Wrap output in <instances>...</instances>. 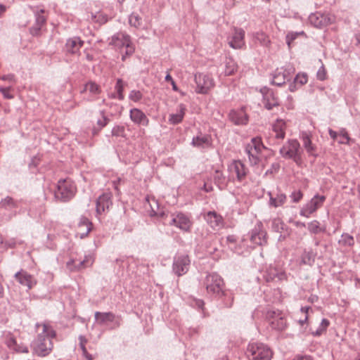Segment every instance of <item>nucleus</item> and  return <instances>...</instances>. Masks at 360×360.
Instances as JSON below:
<instances>
[{
    "label": "nucleus",
    "instance_id": "1",
    "mask_svg": "<svg viewBox=\"0 0 360 360\" xmlns=\"http://www.w3.org/2000/svg\"><path fill=\"white\" fill-rule=\"evenodd\" d=\"M37 329V336L32 341L31 347L33 352L39 356H46L52 351L53 345L52 339L56 336V333L53 328L47 323H37L36 324Z\"/></svg>",
    "mask_w": 360,
    "mask_h": 360
},
{
    "label": "nucleus",
    "instance_id": "2",
    "mask_svg": "<svg viewBox=\"0 0 360 360\" xmlns=\"http://www.w3.org/2000/svg\"><path fill=\"white\" fill-rule=\"evenodd\" d=\"M153 211L154 212L155 214H156V216L164 219L165 224L170 226H175L184 231H189L191 228L192 221L191 219L189 217L182 212H155L153 209Z\"/></svg>",
    "mask_w": 360,
    "mask_h": 360
},
{
    "label": "nucleus",
    "instance_id": "3",
    "mask_svg": "<svg viewBox=\"0 0 360 360\" xmlns=\"http://www.w3.org/2000/svg\"><path fill=\"white\" fill-rule=\"evenodd\" d=\"M248 360H271L273 352L271 348L262 342H250L246 349Z\"/></svg>",
    "mask_w": 360,
    "mask_h": 360
},
{
    "label": "nucleus",
    "instance_id": "4",
    "mask_svg": "<svg viewBox=\"0 0 360 360\" xmlns=\"http://www.w3.org/2000/svg\"><path fill=\"white\" fill-rule=\"evenodd\" d=\"M265 150H267V148L264 146L260 137L252 138L245 146V152L248 156L250 165H258L262 158V153Z\"/></svg>",
    "mask_w": 360,
    "mask_h": 360
},
{
    "label": "nucleus",
    "instance_id": "5",
    "mask_svg": "<svg viewBox=\"0 0 360 360\" xmlns=\"http://www.w3.org/2000/svg\"><path fill=\"white\" fill-rule=\"evenodd\" d=\"M207 292L212 297H221L224 294V282L222 278L216 273L209 274L204 281Z\"/></svg>",
    "mask_w": 360,
    "mask_h": 360
},
{
    "label": "nucleus",
    "instance_id": "6",
    "mask_svg": "<svg viewBox=\"0 0 360 360\" xmlns=\"http://www.w3.org/2000/svg\"><path fill=\"white\" fill-rule=\"evenodd\" d=\"M76 193V185L71 179H60L57 184L55 197L61 202H68L73 198Z\"/></svg>",
    "mask_w": 360,
    "mask_h": 360
},
{
    "label": "nucleus",
    "instance_id": "7",
    "mask_svg": "<svg viewBox=\"0 0 360 360\" xmlns=\"http://www.w3.org/2000/svg\"><path fill=\"white\" fill-rule=\"evenodd\" d=\"M280 153L284 158L293 160L297 165L302 163L300 144L296 139H290L284 144L280 149Z\"/></svg>",
    "mask_w": 360,
    "mask_h": 360
},
{
    "label": "nucleus",
    "instance_id": "8",
    "mask_svg": "<svg viewBox=\"0 0 360 360\" xmlns=\"http://www.w3.org/2000/svg\"><path fill=\"white\" fill-rule=\"evenodd\" d=\"M265 317L272 330L283 331L287 328L286 317L279 310L269 309L266 312Z\"/></svg>",
    "mask_w": 360,
    "mask_h": 360
},
{
    "label": "nucleus",
    "instance_id": "9",
    "mask_svg": "<svg viewBox=\"0 0 360 360\" xmlns=\"http://www.w3.org/2000/svg\"><path fill=\"white\" fill-rule=\"evenodd\" d=\"M110 45L117 49L126 48L124 55H122V60H125L126 56H131L134 52V48L131 46V41L129 35L124 32H117L115 34L109 43Z\"/></svg>",
    "mask_w": 360,
    "mask_h": 360
},
{
    "label": "nucleus",
    "instance_id": "10",
    "mask_svg": "<svg viewBox=\"0 0 360 360\" xmlns=\"http://www.w3.org/2000/svg\"><path fill=\"white\" fill-rule=\"evenodd\" d=\"M191 259L188 255L177 254L173 260L172 271L177 276L186 274L190 268Z\"/></svg>",
    "mask_w": 360,
    "mask_h": 360
},
{
    "label": "nucleus",
    "instance_id": "11",
    "mask_svg": "<svg viewBox=\"0 0 360 360\" xmlns=\"http://www.w3.org/2000/svg\"><path fill=\"white\" fill-rule=\"evenodd\" d=\"M96 321L101 326L111 323L110 329H115L121 326L122 318L120 316H116L112 312L96 311L94 314Z\"/></svg>",
    "mask_w": 360,
    "mask_h": 360
},
{
    "label": "nucleus",
    "instance_id": "12",
    "mask_svg": "<svg viewBox=\"0 0 360 360\" xmlns=\"http://www.w3.org/2000/svg\"><path fill=\"white\" fill-rule=\"evenodd\" d=\"M326 198L325 195H315L301 209L300 214L301 216L309 218L319 208L322 207Z\"/></svg>",
    "mask_w": 360,
    "mask_h": 360
},
{
    "label": "nucleus",
    "instance_id": "13",
    "mask_svg": "<svg viewBox=\"0 0 360 360\" xmlns=\"http://www.w3.org/2000/svg\"><path fill=\"white\" fill-rule=\"evenodd\" d=\"M194 79L197 86L195 91L198 94H206L214 85L213 79L207 74L196 73Z\"/></svg>",
    "mask_w": 360,
    "mask_h": 360
},
{
    "label": "nucleus",
    "instance_id": "14",
    "mask_svg": "<svg viewBox=\"0 0 360 360\" xmlns=\"http://www.w3.org/2000/svg\"><path fill=\"white\" fill-rule=\"evenodd\" d=\"M295 69L292 67L277 68L272 75L271 84L281 86L290 81Z\"/></svg>",
    "mask_w": 360,
    "mask_h": 360
},
{
    "label": "nucleus",
    "instance_id": "15",
    "mask_svg": "<svg viewBox=\"0 0 360 360\" xmlns=\"http://www.w3.org/2000/svg\"><path fill=\"white\" fill-rule=\"evenodd\" d=\"M250 240L258 245H264L267 243V233L263 229L261 221L257 222L251 231Z\"/></svg>",
    "mask_w": 360,
    "mask_h": 360
},
{
    "label": "nucleus",
    "instance_id": "16",
    "mask_svg": "<svg viewBox=\"0 0 360 360\" xmlns=\"http://www.w3.org/2000/svg\"><path fill=\"white\" fill-rule=\"evenodd\" d=\"M245 34L242 28L234 27L232 37L229 40V46L235 49H242L245 45Z\"/></svg>",
    "mask_w": 360,
    "mask_h": 360
},
{
    "label": "nucleus",
    "instance_id": "17",
    "mask_svg": "<svg viewBox=\"0 0 360 360\" xmlns=\"http://www.w3.org/2000/svg\"><path fill=\"white\" fill-rule=\"evenodd\" d=\"M264 278L266 282H271L274 281H286L288 276L286 273L282 269L271 266L266 271Z\"/></svg>",
    "mask_w": 360,
    "mask_h": 360
},
{
    "label": "nucleus",
    "instance_id": "18",
    "mask_svg": "<svg viewBox=\"0 0 360 360\" xmlns=\"http://www.w3.org/2000/svg\"><path fill=\"white\" fill-rule=\"evenodd\" d=\"M309 20L314 27H323L330 24L332 19L328 14L316 12L309 15Z\"/></svg>",
    "mask_w": 360,
    "mask_h": 360
},
{
    "label": "nucleus",
    "instance_id": "19",
    "mask_svg": "<svg viewBox=\"0 0 360 360\" xmlns=\"http://www.w3.org/2000/svg\"><path fill=\"white\" fill-rule=\"evenodd\" d=\"M229 169L231 173L236 175L237 180L242 181L248 174V169L240 160H233L229 165Z\"/></svg>",
    "mask_w": 360,
    "mask_h": 360
},
{
    "label": "nucleus",
    "instance_id": "20",
    "mask_svg": "<svg viewBox=\"0 0 360 360\" xmlns=\"http://www.w3.org/2000/svg\"><path fill=\"white\" fill-rule=\"evenodd\" d=\"M5 344L11 350L18 353H28L29 350L26 345L18 344L15 338L11 333L5 336Z\"/></svg>",
    "mask_w": 360,
    "mask_h": 360
},
{
    "label": "nucleus",
    "instance_id": "21",
    "mask_svg": "<svg viewBox=\"0 0 360 360\" xmlns=\"http://www.w3.org/2000/svg\"><path fill=\"white\" fill-rule=\"evenodd\" d=\"M111 197L112 195L110 193H103L98 197L96 200V212L98 214H101L112 205Z\"/></svg>",
    "mask_w": 360,
    "mask_h": 360
},
{
    "label": "nucleus",
    "instance_id": "22",
    "mask_svg": "<svg viewBox=\"0 0 360 360\" xmlns=\"http://www.w3.org/2000/svg\"><path fill=\"white\" fill-rule=\"evenodd\" d=\"M93 263L94 258L92 256L86 255L82 261L79 262L77 264H75V261L74 259H71L67 262L66 265L70 271H75L90 266Z\"/></svg>",
    "mask_w": 360,
    "mask_h": 360
},
{
    "label": "nucleus",
    "instance_id": "23",
    "mask_svg": "<svg viewBox=\"0 0 360 360\" xmlns=\"http://www.w3.org/2000/svg\"><path fill=\"white\" fill-rule=\"evenodd\" d=\"M34 12L35 13V24L30 28V33L32 35H37L41 27L45 24L46 18L44 15V9H37L34 11Z\"/></svg>",
    "mask_w": 360,
    "mask_h": 360
},
{
    "label": "nucleus",
    "instance_id": "24",
    "mask_svg": "<svg viewBox=\"0 0 360 360\" xmlns=\"http://www.w3.org/2000/svg\"><path fill=\"white\" fill-rule=\"evenodd\" d=\"M130 119L136 124L148 126L149 124V120L148 119L146 114L138 108H133L129 112Z\"/></svg>",
    "mask_w": 360,
    "mask_h": 360
},
{
    "label": "nucleus",
    "instance_id": "25",
    "mask_svg": "<svg viewBox=\"0 0 360 360\" xmlns=\"http://www.w3.org/2000/svg\"><path fill=\"white\" fill-rule=\"evenodd\" d=\"M229 117L231 122L236 125H245L248 122V116L243 108L239 110H232L229 114Z\"/></svg>",
    "mask_w": 360,
    "mask_h": 360
},
{
    "label": "nucleus",
    "instance_id": "26",
    "mask_svg": "<svg viewBox=\"0 0 360 360\" xmlns=\"http://www.w3.org/2000/svg\"><path fill=\"white\" fill-rule=\"evenodd\" d=\"M16 280L22 285L31 289L36 283L34 278L27 271L21 270L15 274Z\"/></svg>",
    "mask_w": 360,
    "mask_h": 360
},
{
    "label": "nucleus",
    "instance_id": "27",
    "mask_svg": "<svg viewBox=\"0 0 360 360\" xmlns=\"http://www.w3.org/2000/svg\"><path fill=\"white\" fill-rule=\"evenodd\" d=\"M207 222L213 228H221L224 224L223 217L214 211H210L205 217Z\"/></svg>",
    "mask_w": 360,
    "mask_h": 360
},
{
    "label": "nucleus",
    "instance_id": "28",
    "mask_svg": "<svg viewBox=\"0 0 360 360\" xmlns=\"http://www.w3.org/2000/svg\"><path fill=\"white\" fill-rule=\"evenodd\" d=\"M84 45V41L79 37L68 39L65 44V51L71 54L77 53Z\"/></svg>",
    "mask_w": 360,
    "mask_h": 360
},
{
    "label": "nucleus",
    "instance_id": "29",
    "mask_svg": "<svg viewBox=\"0 0 360 360\" xmlns=\"http://www.w3.org/2000/svg\"><path fill=\"white\" fill-rule=\"evenodd\" d=\"M264 107L269 110H272L274 107H276L280 105L278 97L271 90H268L264 95Z\"/></svg>",
    "mask_w": 360,
    "mask_h": 360
},
{
    "label": "nucleus",
    "instance_id": "30",
    "mask_svg": "<svg viewBox=\"0 0 360 360\" xmlns=\"http://www.w3.org/2000/svg\"><path fill=\"white\" fill-rule=\"evenodd\" d=\"M301 139L302 141L303 146L306 149L309 155L316 157V147L311 142V135L309 134L307 132H302L301 135Z\"/></svg>",
    "mask_w": 360,
    "mask_h": 360
},
{
    "label": "nucleus",
    "instance_id": "31",
    "mask_svg": "<svg viewBox=\"0 0 360 360\" xmlns=\"http://www.w3.org/2000/svg\"><path fill=\"white\" fill-rule=\"evenodd\" d=\"M285 122L283 120H276L275 123L272 125L273 132L275 134L274 136L276 139L282 140L285 136Z\"/></svg>",
    "mask_w": 360,
    "mask_h": 360
},
{
    "label": "nucleus",
    "instance_id": "32",
    "mask_svg": "<svg viewBox=\"0 0 360 360\" xmlns=\"http://www.w3.org/2000/svg\"><path fill=\"white\" fill-rule=\"evenodd\" d=\"M192 145L198 148H207L212 145L211 137L209 135H200L193 138Z\"/></svg>",
    "mask_w": 360,
    "mask_h": 360
},
{
    "label": "nucleus",
    "instance_id": "33",
    "mask_svg": "<svg viewBox=\"0 0 360 360\" xmlns=\"http://www.w3.org/2000/svg\"><path fill=\"white\" fill-rule=\"evenodd\" d=\"M91 227L92 223L89 220V219L86 217H82L78 224V229L80 230L82 228H85V231L82 232H77V234L79 235L80 238H84L86 237L91 231Z\"/></svg>",
    "mask_w": 360,
    "mask_h": 360
},
{
    "label": "nucleus",
    "instance_id": "34",
    "mask_svg": "<svg viewBox=\"0 0 360 360\" xmlns=\"http://www.w3.org/2000/svg\"><path fill=\"white\" fill-rule=\"evenodd\" d=\"M186 106L181 103L178 105V112L169 115V122L172 124H177L183 120L186 112Z\"/></svg>",
    "mask_w": 360,
    "mask_h": 360
},
{
    "label": "nucleus",
    "instance_id": "35",
    "mask_svg": "<svg viewBox=\"0 0 360 360\" xmlns=\"http://www.w3.org/2000/svg\"><path fill=\"white\" fill-rule=\"evenodd\" d=\"M268 195H269V204L274 207L282 206L286 201V195L283 193L278 192L275 196H273L269 192Z\"/></svg>",
    "mask_w": 360,
    "mask_h": 360
},
{
    "label": "nucleus",
    "instance_id": "36",
    "mask_svg": "<svg viewBox=\"0 0 360 360\" xmlns=\"http://www.w3.org/2000/svg\"><path fill=\"white\" fill-rule=\"evenodd\" d=\"M18 201L10 196H6L0 201V209L12 210L18 207Z\"/></svg>",
    "mask_w": 360,
    "mask_h": 360
},
{
    "label": "nucleus",
    "instance_id": "37",
    "mask_svg": "<svg viewBox=\"0 0 360 360\" xmlns=\"http://www.w3.org/2000/svg\"><path fill=\"white\" fill-rule=\"evenodd\" d=\"M252 36L255 41L263 46H268L271 43L269 36L263 32H257Z\"/></svg>",
    "mask_w": 360,
    "mask_h": 360
},
{
    "label": "nucleus",
    "instance_id": "38",
    "mask_svg": "<svg viewBox=\"0 0 360 360\" xmlns=\"http://www.w3.org/2000/svg\"><path fill=\"white\" fill-rule=\"evenodd\" d=\"M238 69L236 63L232 58H226L225 60V76H230L233 75Z\"/></svg>",
    "mask_w": 360,
    "mask_h": 360
},
{
    "label": "nucleus",
    "instance_id": "39",
    "mask_svg": "<svg viewBox=\"0 0 360 360\" xmlns=\"http://www.w3.org/2000/svg\"><path fill=\"white\" fill-rule=\"evenodd\" d=\"M307 229L311 233L317 234L319 233H323L326 231L325 227H321L320 222L317 220H313L308 223Z\"/></svg>",
    "mask_w": 360,
    "mask_h": 360
},
{
    "label": "nucleus",
    "instance_id": "40",
    "mask_svg": "<svg viewBox=\"0 0 360 360\" xmlns=\"http://www.w3.org/2000/svg\"><path fill=\"white\" fill-rule=\"evenodd\" d=\"M124 84L122 79H117L115 86L116 94H117V98L120 101L124 100V96L123 94Z\"/></svg>",
    "mask_w": 360,
    "mask_h": 360
},
{
    "label": "nucleus",
    "instance_id": "41",
    "mask_svg": "<svg viewBox=\"0 0 360 360\" xmlns=\"http://www.w3.org/2000/svg\"><path fill=\"white\" fill-rule=\"evenodd\" d=\"M339 243L344 246H353L354 244V240L352 236L348 233H343L341 236V239L339 240Z\"/></svg>",
    "mask_w": 360,
    "mask_h": 360
},
{
    "label": "nucleus",
    "instance_id": "42",
    "mask_svg": "<svg viewBox=\"0 0 360 360\" xmlns=\"http://www.w3.org/2000/svg\"><path fill=\"white\" fill-rule=\"evenodd\" d=\"M129 22L131 26L139 27L142 25V19L139 14L132 13L129 17Z\"/></svg>",
    "mask_w": 360,
    "mask_h": 360
},
{
    "label": "nucleus",
    "instance_id": "43",
    "mask_svg": "<svg viewBox=\"0 0 360 360\" xmlns=\"http://www.w3.org/2000/svg\"><path fill=\"white\" fill-rule=\"evenodd\" d=\"M314 262V255L312 252L304 251L301 257V263L311 265Z\"/></svg>",
    "mask_w": 360,
    "mask_h": 360
},
{
    "label": "nucleus",
    "instance_id": "44",
    "mask_svg": "<svg viewBox=\"0 0 360 360\" xmlns=\"http://www.w3.org/2000/svg\"><path fill=\"white\" fill-rule=\"evenodd\" d=\"M100 115L101 116V119H98L97 120V125H98V131L101 130L103 127H105L110 122V118H108L104 112V110L100 111Z\"/></svg>",
    "mask_w": 360,
    "mask_h": 360
},
{
    "label": "nucleus",
    "instance_id": "45",
    "mask_svg": "<svg viewBox=\"0 0 360 360\" xmlns=\"http://www.w3.org/2000/svg\"><path fill=\"white\" fill-rule=\"evenodd\" d=\"M338 136L340 137V139L338 140L339 143L349 144L350 138L345 129H342L340 131Z\"/></svg>",
    "mask_w": 360,
    "mask_h": 360
},
{
    "label": "nucleus",
    "instance_id": "46",
    "mask_svg": "<svg viewBox=\"0 0 360 360\" xmlns=\"http://www.w3.org/2000/svg\"><path fill=\"white\" fill-rule=\"evenodd\" d=\"M86 89L94 94H98L101 92L100 86L94 82H89L86 84Z\"/></svg>",
    "mask_w": 360,
    "mask_h": 360
},
{
    "label": "nucleus",
    "instance_id": "47",
    "mask_svg": "<svg viewBox=\"0 0 360 360\" xmlns=\"http://www.w3.org/2000/svg\"><path fill=\"white\" fill-rule=\"evenodd\" d=\"M330 322L326 319H323L319 328L314 333L316 335H321L324 331H326V328L328 327Z\"/></svg>",
    "mask_w": 360,
    "mask_h": 360
},
{
    "label": "nucleus",
    "instance_id": "48",
    "mask_svg": "<svg viewBox=\"0 0 360 360\" xmlns=\"http://www.w3.org/2000/svg\"><path fill=\"white\" fill-rule=\"evenodd\" d=\"M307 81L308 77L306 73H298L294 79V82L295 84H299L300 86L305 84Z\"/></svg>",
    "mask_w": 360,
    "mask_h": 360
},
{
    "label": "nucleus",
    "instance_id": "49",
    "mask_svg": "<svg viewBox=\"0 0 360 360\" xmlns=\"http://www.w3.org/2000/svg\"><path fill=\"white\" fill-rule=\"evenodd\" d=\"M12 86L0 87V92L2 94L4 98L12 99L14 98L13 94L11 93Z\"/></svg>",
    "mask_w": 360,
    "mask_h": 360
},
{
    "label": "nucleus",
    "instance_id": "50",
    "mask_svg": "<svg viewBox=\"0 0 360 360\" xmlns=\"http://www.w3.org/2000/svg\"><path fill=\"white\" fill-rule=\"evenodd\" d=\"M222 296L225 297L224 300V305L226 307H231L233 302V296L232 295V294L224 290V294H223Z\"/></svg>",
    "mask_w": 360,
    "mask_h": 360
},
{
    "label": "nucleus",
    "instance_id": "51",
    "mask_svg": "<svg viewBox=\"0 0 360 360\" xmlns=\"http://www.w3.org/2000/svg\"><path fill=\"white\" fill-rule=\"evenodd\" d=\"M143 97V95L140 91L132 90L130 91L129 98L134 102L139 101Z\"/></svg>",
    "mask_w": 360,
    "mask_h": 360
},
{
    "label": "nucleus",
    "instance_id": "52",
    "mask_svg": "<svg viewBox=\"0 0 360 360\" xmlns=\"http://www.w3.org/2000/svg\"><path fill=\"white\" fill-rule=\"evenodd\" d=\"M304 32H289L287 35H286V37H285V39H286V43L288 46L289 48L291 47V44L292 43V41L297 39V37H298V35L300 34H302Z\"/></svg>",
    "mask_w": 360,
    "mask_h": 360
},
{
    "label": "nucleus",
    "instance_id": "53",
    "mask_svg": "<svg viewBox=\"0 0 360 360\" xmlns=\"http://www.w3.org/2000/svg\"><path fill=\"white\" fill-rule=\"evenodd\" d=\"M214 180L215 183L219 186L220 184H224L225 177L221 171L216 170L214 174Z\"/></svg>",
    "mask_w": 360,
    "mask_h": 360
},
{
    "label": "nucleus",
    "instance_id": "54",
    "mask_svg": "<svg viewBox=\"0 0 360 360\" xmlns=\"http://www.w3.org/2000/svg\"><path fill=\"white\" fill-rule=\"evenodd\" d=\"M290 198L292 199L293 202H298L303 198V193L300 190H296L292 192Z\"/></svg>",
    "mask_w": 360,
    "mask_h": 360
},
{
    "label": "nucleus",
    "instance_id": "55",
    "mask_svg": "<svg viewBox=\"0 0 360 360\" xmlns=\"http://www.w3.org/2000/svg\"><path fill=\"white\" fill-rule=\"evenodd\" d=\"M112 135L115 136H124V127L123 126H115L111 131Z\"/></svg>",
    "mask_w": 360,
    "mask_h": 360
},
{
    "label": "nucleus",
    "instance_id": "56",
    "mask_svg": "<svg viewBox=\"0 0 360 360\" xmlns=\"http://www.w3.org/2000/svg\"><path fill=\"white\" fill-rule=\"evenodd\" d=\"M92 18L94 19L95 22L100 24H104L108 21L107 15L101 13H97L96 15H92Z\"/></svg>",
    "mask_w": 360,
    "mask_h": 360
},
{
    "label": "nucleus",
    "instance_id": "57",
    "mask_svg": "<svg viewBox=\"0 0 360 360\" xmlns=\"http://www.w3.org/2000/svg\"><path fill=\"white\" fill-rule=\"evenodd\" d=\"M283 223L279 219H274L272 221V229L276 232L283 229Z\"/></svg>",
    "mask_w": 360,
    "mask_h": 360
},
{
    "label": "nucleus",
    "instance_id": "58",
    "mask_svg": "<svg viewBox=\"0 0 360 360\" xmlns=\"http://www.w3.org/2000/svg\"><path fill=\"white\" fill-rule=\"evenodd\" d=\"M317 79L323 81L326 78V71L323 65H322L317 72Z\"/></svg>",
    "mask_w": 360,
    "mask_h": 360
},
{
    "label": "nucleus",
    "instance_id": "59",
    "mask_svg": "<svg viewBox=\"0 0 360 360\" xmlns=\"http://www.w3.org/2000/svg\"><path fill=\"white\" fill-rule=\"evenodd\" d=\"M0 79L3 81H8L11 84H15L16 82V79L13 74L2 75L0 77Z\"/></svg>",
    "mask_w": 360,
    "mask_h": 360
},
{
    "label": "nucleus",
    "instance_id": "60",
    "mask_svg": "<svg viewBox=\"0 0 360 360\" xmlns=\"http://www.w3.org/2000/svg\"><path fill=\"white\" fill-rule=\"evenodd\" d=\"M147 201L149 202L150 206L151 208H153V210L155 212H160L161 211L159 210L158 203L157 200L155 198L151 199V202L149 200V199H147ZM151 212H153V215H155L154 212L153 211V209H151Z\"/></svg>",
    "mask_w": 360,
    "mask_h": 360
},
{
    "label": "nucleus",
    "instance_id": "61",
    "mask_svg": "<svg viewBox=\"0 0 360 360\" xmlns=\"http://www.w3.org/2000/svg\"><path fill=\"white\" fill-rule=\"evenodd\" d=\"M82 351V354L83 355L88 359V360H92V356L91 354H89L86 350V348L85 347V345H79Z\"/></svg>",
    "mask_w": 360,
    "mask_h": 360
},
{
    "label": "nucleus",
    "instance_id": "62",
    "mask_svg": "<svg viewBox=\"0 0 360 360\" xmlns=\"http://www.w3.org/2000/svg\"><path fill=\"white\" fill-rule=\"evenodd\" d=\"M310 309V307H302L301 308V311L305 314V317H304V320H301L300 321V324L301 325H303L304 322H306V321L308 319V316H307V313H308V311Z\"/></svg>",
    "mask_w": 360,
    "mask_h": 360
},
{
    "label": "nucleus",
    "instance_id": "63",
    "mask_svg": "<svg viewBox=\"0 0 360 360\" xmlns=\"http://www.w3.org/2000/svg\"><path fill=\"white\" fill-rule=\"evenodd\" d=\"M328 133H329L330 138L333 139V140H335L339 135V133H337L332 129H328Z\"/></svg>",
    "mask_w": 360,
    "mask_h": 360
},
{
    "label": "nucleus",
    "instance_id": "64",
    "mask_svg": "<svg viewBox=\"0 0 360 360\" xmlns=\"http://www.w3.org/2000/svg\"><path fill=\"white\" fill-rule=\"evenodd\" d=\"M293 360H313L309 356H297Z\"/></svg>",
    "mask_w": 360,
    "mask_h": 360
}]
</instances>
